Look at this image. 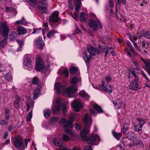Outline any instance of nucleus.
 <instances>
[{
	"mask_svg": "<svg viewBox=\"0 0 150 150\" xmlns=\"http://www.w3.org/2000/svg\"><path fill=\"white\" fill-rule=\"evenodd\" d=\"M1 33L4 38L2 39L0 37V48H4L6 46L7 38L8 37L9 28L6 24L2 22L1 23Z\"/></svg>",
	"mask_w": 150,
	"mask_h": 150,
	"instance_id": "1",
	"label": "nucleus"
},
{
	"mask_svg": "<svg viewBox=\"0 0 150 150\" xmlns=\"http://www.w3.org/2000/svg\"><path fill=\"white\" fill-rule=\"evenodd\" d=\"M30 141V139H26L25 140V143H23L22 139L20 137L16 136L13 139L12 143L17 149L24 150L27 148L28 143Z\"/></svg>",
	"mask_w": 150,
	"mask_h": 150,
	"instance_id": "2",
	"label": "nucleus"
},
{
	"mask_svg": "<svg viewBox=\"0 0 150 150\" xmlns=\"http://www.w3.org/2000/svg\"><path fill=\"white\" fill-rule=\"evenodd\" d=\"M85 127L83 128L80 132V135L82 138H86V136L89 130L88 129L92 123L91 117H89L87 115H86L83 119Z\"/></svg>",
	"mask_w": 150,
	"mask_h": 150,
	"instance_id": "3",
	"label": "nucleus"
},
{
	"mask_svg": "<svg viewBox=\"0 0 150 150\" xmlns=\"http://www.w3.org/2000/svg\"><path fill=\"white\" fill-rule=\"evenodd\" d=\"M27 99L28 100L26 102V106L27 107L26 109L27 111L28 112L30 110H31V111L27 116L26 119L27 121H30L32 116V110L34 106V101L29 97L28 99L27 98Z\"/></svg>",
	"mask_w": 150,
	"mask_h": 150,
	"instance_id": "4",
	"label": "nucleus"
},
{
	"mask_svg": "<svg viewBox=\"0 0 150 150\" xmlns=\"http://www.w3.org/2000/svg\"><path fill=\"white\" fill-rule=\"evenodd\" d=\"M61 121V122L64 123V129L65 132L69 135H72V133L71 131L68 129L69 127L72 128L73 125L72 123L67 121V120L64 118H62Z\"/></svg>",
	"mask_w": 150,
	"mask_h": 150,
	"instance_id": "5",
	"label": "nucleus"
},
{
	"mask_svg": "<svg viewBox=\"0 0 150 150\" xmlns=\"http://www.w3.org/2000/svg\"><path fill=\"white\" fill-rule=\"evenodd\" d=\"M36 62L35 70L36 71H40L43 70L44 68L43 62L42 60L41 57L39 55H37L36 56Z\"/></svg>",
	"mask_w": 150,
	"mask_h": 150,
	"instance_id": "6",
	"label": "nucleus"
},
{
	"mask_svg": "<svg viewBox=\"0 0 150 150\" xmlns=\"http://www.w3.org/2000/svg\"><path fill=\"white\" fill-rule=\"evenodd\" d=\"M138 80V79H137V80L135 79L133 81H131L129 85V89L136 91L141 89L139 85Z\"/></svg>",
	"mask_w": 150,
	"mask_h": 150,
	"instance_id": "7",
	"label": "nucleus"
},
{
	"mask_svg": "<svg viewBox=\"0 0 150 150\" xmlns=\"http://www.w3.org/2000/svg\"><path fill=\"white\" fill-rule=\"evenodd\" d=\"M73 106L75 111L78 112L80 109L83 107V104L80 99L76 100L73 102Z\"/></svg>",
	"mask_w": 150,
	"mask_h": 150,
	"instance_id": "8",
	"label": "nucleus"
},
{
	"mask_svg": "<svg viewBox=\"0 0 150 150\" xmlns=\"http://www.w3.org/2000/svg\"><path fill=\"white\" fill-rule=\"evenodd\" d=\"M36 47L37 49H41L45 46V43L42 40V38L40 37L35 39Z\"/></svg>",
	"mask_w": 150,
	"mask_h": 150,
	"instance_id": "9",
	"label": "nucleus"
},
{
	"mask_svg": "<svg viewBox=\"0 0 150 150\" xmlns=\"http://www.w3.org/2000/svg\"><path fill=\"white\" fill-rule=\"evenodd\" d=\"M59 12L57 11L54 12L50 16L49 18V21L51 22L56 23L60 20L58 17Z\"/></svg>",
	"mask_w": 150,
	"mask_h": 150,
	"instance_id": "10",
	"label": "nucleus"
},
{
	"mask_svg": "<svg viewBox=\"0 0 150 150\" xmlns=\"http://www.w3.org/2000/svg\"><path fill=\"white\" fill-rule=\"evenodd\" d=\"M102 85H99V86L105 92L108 93L109 94H110L112 91L111 85L109 84H108L106 87L105 86V83L103 81H102Z\"/></svg>",
	"mask_w": 150,
	"mask_h": 150,
	"instance_id": "11",
	"label": "nucleus"
},
{
	"mask_svg": "<svg viewBox=\"0 0 150 150\" xmlns=\"http://www.w3.org/2000/svg\"><path fill=\"white\" fill-rule=\"evenodd\" d=\"M99 137L98 135L94 134L88 138L87 141L88 144L95 145L96 139L99 140Z\"/></svg>",
	"mask_w": 150,
	"mask_h": 150,
	"instance_id": "12",
	"label": "nucleus"
},
{
	"mask_svg": "<svg viewBox=\"0 0 150 150\" xmlns=\"http://www.w3.org/2000/svg\"><path fill=\"white\" fill-rule=\"evenodd\" d=\"M87 50L91 56H94L96 53H100V51L91 45H88L87 47Z\"/></svg>",
	"mask_w": 150,
	"mask_h": 150,
	"instance_id": "13",
	"label": "nucleus"
},
{
	"mask_svg": "<svg viewBox=\"0 0 150 150\" xmlns=\"http://www.w3.org/2000/svg\"><path fill=\"white\" fill-rule=\"evenodd\" d=\"M23 64L25 68L26 69H29L32 67V63L30 59L28 57H25L23 60Z\"/></svg>",
	"mask_w": 150,
	"mask_h": 150,
	"instance_id": "14",
	"label": "nucleus"
},
{
	"mask_svg": "<svg viewBox=\"0 0 150 150\" xmlns=\"http://www.w3.org/2000/svg\"><path fill=\"white\" fill-rule=\"evenodd\" d=\"M88 25L94 31L97 30L98 25L97 22L93 20L90 19L88 22Z\"/></svg>",
	"mask_w": 150,
	"mask_h": 150,
	"instance_id": "15",
	"label": "nucleus"
},
{
	"mask_svg": "<svg viewBox=\"0 0 150 150\" xmlns=\"http://www.w3.org/2000/svg\"><path fill=\"white\" fill-rule=\"evenodd\" d=\"M75 86H69L66 90L67 94L70 96H71V94L74 93L77 91Z\"/></svg>",
	"mask_w": 150,
	"mask_h": 150,
	"instance_id": "16",
	"label": "nucleus"
},
{
	"mask_svg": "<svg viewBox=\"0 0 150 150\" xmlns=\"http://www.w3.org/2000/svg\"><path fill=\"white\" fill-rule=\"evenodd\" d=\"M83 59L85 62L87 67H88L89 66V61L91 57L90 56H88L87 55L86 53L85 52H83L82 53Z\"/></svg>",
	"mask_w": 150,
	"mask_h": 150,
	"instance_id": "17",
	"label": "nucleus"
},
{
	"mask_svg": "<svg viewBox=\"0 0 150 150\" xmlns=\"http://www.w3.org/2000/svg\"><path fill=\"white\" fill-rule=\"evenodd\" d=\"M53 142L54 144L56 146L61 148H64L66 147V145L61 142L59 139L54 138L53 139Z\"/></svg>",
	"mask_w": 150,
	"mask_h": 150,
	"instance_id": "18",
	"label": "nucleus"
},
{
	"mask_svg": "<svg viewBox=\"0 0 150 150\" xmlns=\"http://www.w3.org/2000/svg\"><path fill=\"white\" fill-rule=\"evenodd\" d=\"M122 101L119 99L115 100L113 102V103L116 109H119L121 107Z\"/></svg>",
	"mask_w": 150,
	"mask_h": 150,
	"instance_id": "19",
	"label": "nucleus"
},
{
	"mask_svg": "<svg viewBox=\"0 0 150 150\" xmlns=\"http://www.w3.org/2000/svg\"><path fill=\"white\" fill-rule=\"evenodd\" d=\"M79 95L80 96L86 100H88L90 98L89 95L84 90H81L80 91L79 93Z\"/></svg>",
	"mask_w": 150,
	"mask_h": 150,
	"instance_id": "20",
	"label": "nucleus"
},
{
	"mask_svg": "<svg viewBox=\"0 0 150 150\" xmlns=\"http://www.w3.org/2000/svg\"><path fill=\"white\" fill-rule=\"evenodd\" d=\"M141 60L144 62L146 68V69H149L150 67V60L149 59H144L141 57Z\"/></svg>",
	"mask_w": 150,
	"mask_h": 150,
	"instance_id": "21",
	"label": "nucleus"
},
{
	"mask_svg": "<svg viewBox=\"0 0 150 150\" xmlns=\"http://www.w3.org/2000/svg\"><path fill=\"white\" fill-rule=\"evenodd\" d=\"M17 30L18 34L19 35H22L27 32V31L24 28L18 26L17 28Z\"/></svg>",
	"mask_w": 150,
	"mask_h": 150,
	"instance_id": "22",
	"label": "nucleus"
},
{
	"mask_svg": "<svg viewBox=\"0 0 150 150\" xmlns=\"http://www.w3.org/2000/svg\"><path fill=\"white\" fill-rule=\"evenodd\" d=\"M21 98L18 97L16 98V100L14 101L13 105L15 108L18 109L20 106V102Z\"/></svg>",
	"mask_w": 150,
	"mask_h": 150,
	"instance_id": "23",
	"label": "nucleus"
},
{
	"mask_svg": "<svg viewBox=\"0 0 150 150\" xmlns=\"http://www.w3.org/2000/svg\"><path fill=\"white\" fill-rule=\"evenodd\" d=\"M55 89L56 93H59L61 91V85L60 83L57 82L55 84Z\"/></svg>",
	"mask_w": 150,
	"mask_h": 150,
	"instance_id": "24",
	"label": "nucleus"
},
{
	"mask_svg": "<svg viewBox=\"0 0 150 150\" xmlns=\"http://www.w3.org/2000/svg\"><path fill=\"white\" fill-rule=\"evenodd\" d=\"M112 134L113 136L118 140H119L122 136V133H117L113 130L112 131Z\"/></svg>",
	"mask_w": 150,
	"mask_h": 150,
	"instance_id": "25",
	"label": "nucleus"
},
{
	"mask_svg": "<svg viewBox=\"0 0 150 150\" xmlns=\"http://www.w3.org/2000/svg\"><path fill=\"white\" fill-rule=\"evenodd\" d=\"M40 83V80L36 76H35L32 81V84L33 85H38Z\"/></svg>",
	"mask_w": 150,
	"mask_h": 150,
	"instance_id": "26",
	"label": "nucleus"
},
{
	"mask_svg": "<svg viewBox=\"0 0 150 150\" xmlns=\"http://www.w3.org/2000/svg\"><path fill=\"white\" fill-rule=\"evenodd\" d=\"M135 134L132 132H129L127 133L126 135L127 138L129 140H132L134 138Z\"/></svg>",
	"mask_w": 150,
	"mask_h": 150,
	"instance_id": "27",
	"label": "nucleus"
},
{
	"mask_svg": "<svg viewBox=\"0 0 150 150\" xmlns=\"http://www.w3.org/2000/svg\"><path fill=\"white\" fill-rule=\"evenodd\" d=\"M75 5L76 6L75 10L76 11H78L81 7V3L79 0H77L75 4Z\"/></svg>",
	"mask_w": 150,
	"mask_h": 150,
	"instance_id": "28",
	"label": "nucleus"
},
{
	"mask_svg": "<svg viewBox=\"0 0 150 150\" xmlns=\"http://www.w3.org/2000/svg\"><path fill=\"white\" fill-rule=\"evenodd\" d=\"M9 110L8 108L4 109V116L6 119H9L10 115L9 113Z\"/></svg>",
	"mask_w": 150,
	"mask_h": 150,
	"instance_id": "29",
	"label": "nucleus"
},
{
	"mask_svg": "<svg viewBox=\"0 0 150 150\" xmlns=\"http://www.w3.org/2000/svg\"><path fill=\"white\" fill-rule=\"evenodd\" d=\"M5 78L6 81L9 82H12L13 81L12 76L10 73L8 72L5 76Z\"/></svg>",
	"mask_w": 150,
	"mask_h": 150,
	"instance_id": "30",
	"label": "nucleus"
},
{
	"mask_svg": "<svg viewBox=\"0 0 150 150\" xmlns=\"http://www.w3.org/2000/svg\"><path fill=\"white\" fill-rule=\"evenodd\" d=\"M9 119L6 118L1 119L0 120V125L2 126L6 125L8 124Z\"/></svg>",
	"mask_w": 150,
	"mask_h": 150,
	"instance_id": "31",
	"label": "nucleus"
},
{
	"mask_svg": "<svg viewBox=\"0 0 150 150\" xmlns=\"http://www.w3.org/2000/svg\"><path fill=\"white\" fill-rule=\"evenodd\" d=\"M93 107L94 108L97 112L99 113L103 112V111L101 108L97 104H95L93 106Z\"/></svg>",
	"mask_w": 150,
	"mask_h": 150,
	"instance_id": "32",
	"label": "nucleus"
},
{
	"mask_svg": "<svg viewBox=\"0 0 150 150\" xmlns=\"http://www.w3.org/2000/svg\"><path fill=\"white\" fill-rule=\"evenodd\" d=\"M68 104L66 103H64L62 104V108L63 112L65 114L67 109Z\"/></svg>",
	"mask_w": 150,
	"mask_h": 150,
	"instance_id": "33",
	"label": "nucleus"
},
{
	"mask_svg": "<svg viewBox=\"0 0 150 150\" xmlns=\"http://www.w3.org/2000/svg\"><path fill=\"white\" fill-rule=\"evenodd\" d=\"M50 114V111L49 109H47L44 111V115L46 118L49 117Z\"/></svg>",
	"mask_w": 150,
	"mask_h": 150,
	"instance_id": "34",
	"label": "nucleus"
},
{
	"mask_svg": "<svg viewBox=\"0 0 150 150\" xmlns=\"http://www.w3.org/2000/svg\"><path fill=\"white\" fill-rule=\"evenodd\" d=\"M34 92L33 98L34 99H35L37 98L39 96V90L38 89H35L34 90Z\"/></svg>",
	"mask_w": 150,
	"mask_h": 150,
	"instance_id": "35",
	"label": "nucleus"
},
{
	"mask_svg": "<svg viewBox=\"0 0 150 150\" xmlns=\"http://www.w3.org/2000/svg\"><path fill=\"white\" fill-rule=\"evenodd\" d=\"M56 110L57 111H59L61 110L60 102L58 100H57L55 105Z\"/></svg>",
	"mask_w": 150,
	"mask_h": 150,
	"instance_id": "36",
	"label": "nucleus"
},
{
	"mask_svg": "<svg viewBox=\"0 0 150 150\" xmlns=\"http://www.w3.org/2000/svg\"><path fill=\"white\" fill-rule=\"evenodd\" d=\"M133 143L134 145L137 146L139 145H141L143 146H144V145L142 141L140 140H137L135 141H133Z\"/></svg>",
	"mask_w": 150,
	"mask_h": 150,
	"instance_id": "37",
	"label": "nucleus"
},
{
	"mask_svg": "<svg viewBox=\"0 0 150 150\" xmlns=\"http://www.w3.org/2000/svg\"><path fill=\"white\" fill-rule=\"evenodd\" d=\"M38 9L42 11L44 13H47V9L44 6H39L38 7Z\"/></svg>",
	"mask_w": 150,
	"mask_h": 150,
	"instance_id": "38",
	"label": "nucleus"
},
{
	"mask_svg": "<svg viewBox=\"0 0 150 150\" xmlns=\"http://www.w3.org/2000/svg\"><path fill=\"white\" fill-rule=\"evenodd\" d=\"M142 126L139 124H137L134 126V130L135 131L139 132L142 130Z\"/></svg>",
	"mask_w": 150,
	"mask_h": 150,
	"instance_id": "39",
	"label": "nucleus"
},
{
	"mask_svg": "<svg viewBox=\"0 0 150 150\" xmlns=\"http://www.w3.org/2000/svg\"><path fill=\"white\" fill-rule=\"evenodd\" d=\"M16 23L17 24L26 25L27 24V22L24 20V18L23 17L21 20L17 21Z\"/></svg>",
	"mask_w": 150,
	"mask_h": 150,
	"instance_id": "40",
	"label": "nucleus"
},
{
	"mask_svg": "<svg viewBox=\"0 0 150 150\" xmlns=\"http://www.w3.org/2000/svg\"><path fill=\"white\" fill-rule=\"evenodd\" d=\"M78 70V68L75 66L71 67L69 69L70 73L71 74H74Z\"/></svg>",
	"mask_w": 150,
	"mask_h": 150,
	"instance_id": "41",
	"label": "nucleus"
},
{
	"mask_svg": "<svg viewBox=\"0 0 150 150\" xmlns=\"http://www.w3.org/2000/svg\"><path fill=\"white\" fill-rule=\"evenodd\" d=\"M55 33L56 32L55 30L52 31L50 30L47 33V36L48 38H50L53 36Z\"/></svg>",
	"mask_w": 150,
	"mask_h": 150,
	"instance_id": "42",
	"label": "nucleus"
},
{
	"mask_svg": "<svg viewBox=\"0 0 150 150\" xmlns=\"http://www.w3.org/2000/svg\"><path fill=\"white\" fill-rule=\"evenodd\" d=\"M142 36L148 39H150V32H146L142 35Z\"/></svg>",
	"mask_w": 150,
	"mask_h": 150,
	"instance_id": "43",
	"label": "nucleus"
},
{
	"mask_svg": "<svg viewBox=\"0 0 150 150\" xmlns=\"http://www.w3.org/2000/svg\"><path fill=\"white\" fill-rule=\"evenodd\" d=\"M78 81V80L76 77H74L72 78L71 80V83L73 84H76Z\"/></svg>",
	"mask_w": 150,
	"mask_h": 150,
	"instance_id": "44",
	"label": "nucleus"
},
{
	"mask_svg": "<svg viewBox=\"0 0 150 150\" xmlns=\"http://www.w3.org/2000/svg\"><path fill=\"white\" fill-rule=\"evenodd\" d=\"M85 14L84 12H81L80 13V18L81 21H84L86 20V18L85 17Z\"/></svg>",
	"mask_w": 150,
	"mask_h": 150,
	"instance_id": "45",
	"label": "nucleus"
},
{
	"mask_svg": "<svg viewBox=\"0 0 150 150\" xmlns=\"http://www.w3.org/2000/svg\"><path fill=\"white\" fill-rule=\"evenodd\" d=\"M62 139L65 141H68L70 139L69 137L68 136L64 134H62Z\"/></svg>",
	"mask_w": 150,
	"mask_h": 150,
	"instance_id": "46",
	"label": "nucleus"
},
{
	"mask_svg": "<svg viewBox=\"0 0 150 150\" xmlns=\"http://www.w3.org/2000/svg\"><path fill=\"white\" fill-rule=\"evenodd\" d=\"M132 63L135 65L136 67V69L139 70L140 69V67L138 64L137 62L136 61L133 60H132Z\"/></svg>",
	"mask_w": 150,
	"mask_h": 150,
	"instance_id": "47",
	"label": "nucleus"
},
{
	"mask_svg": "<svg viewBox=\"0 0 150 150\" xmlns=\"http://www.w3.org/2000/svg\"><path fill=\"white\" fill-rule=\"evenodd\" d=\"M40 3L42 5H47L48 4L47 0H39Z\"/></svg>",
	"mask_w": 150,
	"mask_h": 150,
	"instance_id": "48",
	"label": "nucleus"
},
{
	"mask_svg": "<svg viewBox=\"0 0 150 150\" xmlns=\"http://www.w3.org/2000/svg\"><path fill=\"white\" fill-rule=\"evenodd\" d=\"M75 32L76 34H79L81 32V30L79 28L78 26L75 24Z\"/></svg>",
	"mask_w": 150,
	"mask_h": 150,
	"instance_id": "49",
	"label": "nucleus"
},
{
	"mask_svg": "<svg viewBox=\"0 0 150 150\" xmlns=\"http://www.w3.org/2000/svg\"><path fill=\"white\" fill-rule=\"evenodd\" d=\"M15 128V127L13 125H10L8 127V130L11 132L13 131Z\"/></svg>",
	"mask_w": 150,
	"mask_h": 150,
	"instance_id": "50",
	"label": "nucleus"
},
{
	"mask_svg": "<svg viewBox=\"0 0 150 150\" xmlns=\"http://www.w3.org/2000/svg\"><path fill=\"white\" fill-rule=\"evenodd\" d=\"M63 74H64L66 77L69 76V73L68 70L66 69H64L63 70Z\"/></svg>",
	"mask_w": 150,
	"mask_h": 150,
	"instance_id": "51",
	"label": "nucleus"
},
{
	"mask_svg": "<svg viewBox=\"0 0 150 150\" xmlns=\"http://www.w3.org/2000/svg\"><path fill=\"white\" fill-rule=\"evenodd\" d=\"M16 42L19 45V48H21L23 45V42L21 40H17Z\"/></svg>",
	"mask_w": 150,
	"mask_h": 150,
	"instance_id": "52",
	"label": "nucleus"
},
{
	"mask_svg": "<svg viewBox=\"0 0 150 150\" xmlns=\"http://www.w3.org/2000/svg\"><path fill=\"white\" fill-rule=\"evenodd\" d=\"M126 126V125H124L123 126V132L124 134H125L126 131L128 130V128Z\"/></svg>",
	"mask_w": 150,
	"mask_h": 150,
	"instance_id": "53",
	"label": "nucleus"
},
{
	"mask_svg": "<svg viewBox=\"0 0 150 150\" xmlns=\"http://www.w3.org/2000/svg\"><path fill=\"white\" fill-rule=\"evenodd\" d=\"M112 79L110 75L109 74L107 76L105 77V79L107 81V83L109 82Z\"/></svg>",
	"mask_w": 150,
	"mask_h": 150,
	"instance_id": "54",
	"label": "nucleus"
},
{
	"mask_svg": "<svg viewBox=\"0 0 150 150\" xmlns=\"http://www.w3.org/2000/svg\"><path fill=\"white\" fill-rule=\"evenodd\" d=\"M126 51L127 52L128 55H129V57L130 58H133V56L129 50L128 49H127L126 50Z\"/></svg>",
	"mask_w": 150,
	"mask_h": 150,
	"instance_id": "55",
	"label": "nucleus"
},
{
	"mask_svg": "<svg viewBox=\"0 0 150 150\" xmlns=\"http://www.w3.org/2000/svg\"><path fill=\"white\" fill-rule=\"evenodd\" d=\"M137 121L141 125H143L144 124V121L141 118H138Z\"/></svg>",
	"mask_w": 150,
	"mask_h": 150,
	"instance_id": "56",
	"label": "nucleus"
},
{
	"mask_svg": "<svg viewBox=\"0 0 150 150\" xmlns=\"http://www.w3.org/2000/svg\"><path fill=\"white\" fill-rule=\"evenodd\" d=\"M141 74L143 77L145 78L146 80H148L149 79L147 77L146 74H145L144 72L142 70L141 71Z\"/></svg>",
	"mask_w": 150,
	"mask_h": 150,
	"instance_id": "57",
	"label": "nucleus"
},
{
	"mask_svg": "<svg viewBox=\"0 0 150 150\" xmlns=\"http://www.w3.org/2000/svg\"><path fill=\"white\" fill-rule=\"evenodd\" d=\"M135 68H134L132 70L130 71V72H131V73L132 74V75L135 77L137 78V76L135 72Z\"/></svg>",
	"mask_w": 150,
	"mask_h": 150,
	"instance_id": "58",
	"label": "nucleus"
},
{
	"mask_svg": "<svg viewBox=\"0 0 150 150\" xmlns=\"http://www.w3.org/2000/svg\"><path fill=\"white\" fill-rule=\"evenodd\" d=\"M75 116L74 115H71L70 117L69 118V120L70 121H69L72 123V122L74 120V118Z\"/></svg>",
	"mask_w": 150,
	"mask_h": 150,
	"instance_id": "59",
	"label": "nucleus"
},
{
	"mask_svg": "<svg viewBox=\"0 0 150 150\" xmlns=\"http://www.w3.org/2000/svg\"><path fill=\"white\" fill-rule=\"evenodd\" d=\"M130 40L133 42L134 46V47H135V48H136L137 50H139L138 47H137V43L135 42L133 40H132L131 38Z\"/></svg>",
	"mask_w": 150,
	"mask_h": 150,
	"instance_id": "60",
	"label": "nucleus"
},
{
	"mask_svg": "<svg viewBox=\"0 0 150 150\" xmlns=\"http://www.w3.org/2000/svg\"><path fill=\"white\" fill-rule=\"evenodd\" d=\"M110 5L112 8H113L114 6V3L113 0H110L109 1Z\"/></svg>",
	"mask_w": 150,
	"mask_h": 150,
	"instance_id": "61",
	"label": "nucleus"
},
{
	"mask_svg": "<svg viewBox=\"0 0 150 150\" xmlns=\"http://www.w3.org/2000/svg\"><path fill=\"white\" fill-rule=\"evenodd\" d=\"M5 71L4 66L2 64L1 66H0V72Z\"/></svg>",
	"mask_w": 150,
	"mask_h": 150,
	"instance_id": "62",
	"label": "nucleus"
},
{
	"mask_svg": "<svg viewBox=\"0 0 150 150\" xmlns=\"http://www.w3.org/2000/svg\"><path fill=\"white\" fill-rule=\"evenodd\" d=\"M83 150H93V149H92L91 146H86Z\"/></svg>",
	"mask_w": 150,
	"mask_h": 150,
	"instance_id": "63",
	"label": "nucleus"
},
{
	"mask_svg": "<svg viewBox=\"0 0 150 150\" xmlns=\"http://www.w3.org/2000/svg\"><path fill=\"white\" fill-rule=\"evenodd\" d=\"M13 9V8L12 7H6V11L7 12H8L9 11H11Z\"/></svg>",
	"mask_w": 150,
	"mask_h": 150,
	"instance_id": "64",
	"label": "nucleus"
}]
</instances>
